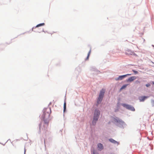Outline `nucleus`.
<instances>
[{"label":"nucleus","mask_w":154,"mask_h":154,"mask_svg":"<svg viewBox=\"0 0 154 154\" xmlns=\"http://www.w3.org/2000/svg\"><path fill=\"white\" fill-rule=\"evenodd\" d=\"M128 85V84H125L123 85L120 88V90L125 89L127 85Z\"/></svg>","instance_id":"ddd939ff"},{"label":"nucleus","mask_w":154,"mask_h":154,"mask_svg":"<svg viewBox=\"0 0 154 154\" xmlns=\"http://www.w3.org/2000/svg\"><path fill=\"white\" fill-rule=\"evenodd\" d=\"M66 108V103L65 101L64 102V112Z\"/></svg>","instance_id":"f3484780"},{"label":"nucleus","mask_w":154,"mask_h":154,"mask_svg":"<svg viewBox=\"0 0 154 154\" xmlns=\"http://www.w3.org/2000/svg\"><path fill=\"white\" fill-rule=\"evenodd\" d=\"M100 115V112L99 110L97 109H95L94 114L93 120L92 121V123L93 125L95 124L96 122L97 121Z\"/></svg>","instance_id":"f03ea898"},{"label":"nucleus","mask_w":154,"mask_h":154,"mask_svg":"<svg viewBox=\"0 0 154 154\" xmlns=\"http://www.w3.org/2000/svg\"><path fill=\"white\" fill-rule=\"evenodd\" d=\"M91 53V50H90L88 53V56L86 59V60H88V58H89V57Z\"/></svg>","instance_id":"dca6fc26"},{"label":"nucleus","mask_w":154,"mask_h":154,"mask_svg":"<svg viewBox=\"0 0 154 154\" xmlns=\"http://www.w3.org/2000/svg\"><path fill=\"white\" fill-rule=\"evenodd\" d=\"M152 83L153 85H154V81L152 82Z\"/></svg>","instance_id":"a878e982"},{"label":"nucleus","mask_w":154,"mask_h":154,"mask_svg":"<svg viewBox=\"0 0 154 154\" xmlns=\"http://www.w3.org/2000/svg\"><path fill=\"white\" fill-rule=\"evenodd\" d=\"M93 154H98V153L95 152L94 151H93Z\"/></svg>","instance_id":"b1692460"},{"label":"nucleus","mask_w":154,"mask_h":154,"mask_svg":"<svg viewBox=\"0 0 154 154\" xmlns=\"http://www.w3.org/2000/svg\"><path fill=\"white\" fill-rule=\"evenodd\" d=\"M148 96H143L141 97H139V99L140 101V102H143L146 99H147L148 98Z\"/></svg>","instance_id":"0eeeda50"},{"label":"nucleus","mask_w":154,"mask_h":154,"mask_svg":"<svg viewBox=\"0 0 154 154\" xmlns=\"http://www.w3.org/2000/svg\"><path fill=\"white\" fill-rule=\"evenodd\" d=\"M125 53L126 55H131L134 56L136 57L137 56V55L136 54L134 51H132L131 50L129 49H127L126 50V52H125Z\"/></svg>","instance_id":"39448f33"},{"label":"nucleus","mask_w":154,"mask_h":154,"mask_svg":"<svg viewBox=\"0 0 154 154\" xmlns=\"http://www.w3.org/2000/svg\"><path fill=\"white\" fill-rule=\"evenodd\" d=\"M132 71L134 72L135 75L137 74L138 72L137 71L134 69H132Z\"/></svg>","instance_id":"a211bd4d"},{"label":"nucleus","mask_w":154,"mask_h":154,"mask_svg":"<svg viewBox=\"0 0 154 154\" xmlns=\"http://www.w3.org/2000/svg\"><path fill=\"white\" fill-rule=\"evenodd\" d=\"M131 74H126L125 75H124L125 76V78L128 76H129V75H131Z\"/></svg>","instance_id":"4be33fe9"},{"label":"nucleus","mask_w":154,"mask_h":154,"mask_svg":"<svg viewBox=\"0 0 154 154\" xmlns=\"http://www.w3.org/2000/svg\"><path fill=\"white\" fill-rule=\"evenodd\" d=\"M97 148L98 150L101 151L103 148V145L101 143H98L97 144Z\"/></svg>","instance_id":"9d476101"},{"label":"nucleus","mask_w":154,"mask_h":154,"mask_svg":"<svg viewBox=\"0 0 154 154\" xmlns=\"http://www.w3.org/2000/svg\"><path fill=\"white\" fill-rule=\"evenodd\" d=\"M45 25V24L44 23H40V24H39L38 25H37L36 26H35V28L36 27H38L39 26H44V25Z\"/></svg>","instance_id":"2eb2a0df"},{"label":"nucleus","mask_w":154,"mask_h":154,"mask_svg":"<svg viewBox=\"0 0 154 154\" xmlns=\"http://www.w3.org/2000/svg\"><path fill=\"white\" fill-rule=\"evenodd\" d=\"M109 141L112 143L114 144H117V145H119V143L116 141L115 140L112 138H110L109 139Z\"/></svg>","instance_id":"1a4fd4ad"},{"label":"nucleus","mask_w":154,"mask_h":154,"mask_svg":"<svg viewBox=\"0 0 154 154\" xmlns=\"http://www.w3.org/2000/svg\"><path fill=\"white\" fill-rule=\"evenodd\" d=\"M122 105L124 107L126 108L127 109L132 111H135V109L134 107L130 105L124 103H122Z\"/></svg>","instance_id":"20e7f679"},{"label":"nucleus","mask_w":154,"mask_h":154,"mask_svg":"<svg viewBox=\"0 0 154 154\" xmlns=\"http://www.w3.org/2000/svg\"><path fill=\"white\" fill-rule=\"evenodd\" d=\"M151 103L152 105V106H154V100H151Z\"/></svg>","instance_id":"6ab92c4d"},{"label":"nucleus","mask_w":154,"mask_h":154,"mask_svg":"<svg viewBox=\"0 0 154 154\" xmlns=\"http://www.w3.org/2000/svg\"><path fill=\"white\" fill-rule=\"evenodd\" d=\"M103 96H99L97 101V103L98 104L100 103L103 100Z\"/></svg>","instance_id":"9b49d317"},{"label":"nucleus","mask_w":154,"mask_h":154,"mask_svg":"<svg viewBox=\"0 0 154 154\" xmlns=\"http://www.w3.org/2000/svg\"><path fill=\"white\" fill-rule=\"evenodd\" d=\"M50 115V113L45 112L42 116L41 117L44 121L45 123L48 124V123L49 121L48 119Z\"/></svg>","instance_id":"7ed1b4c3"},{"label":"nucleus","mask_w":154,"mask_h":154,"mask_svg":"<svg viewBox=\"0 0 154 154\" xmlns=\"http://www.w3.org/2000/svg\"><path fill=\"white\" fill-rule=\"evenodd\" d=\"M124 78H125V77L124 75H121L119 76L118 77L115 78V80L116 81L121 80H122Z\"/></svg>","instance_id":"6e6552de"},{"label":"nucleus","mask_w":154,"mask_h":154,"mask_svg":"<svg viewBox=\"0 0 154 154\" xmlns=\"http://www.w3.org/2000/svg\"><path fill=\"white\" fill-rule=\"evenodd\" d=\"M152 47H154V45H152Z\"/></svg>","instance_id":"393cba45"},{"label":"nucleus","mask_w":154,"mask_h":154,"mask_svg":"<svg viewBox=\"0 0 154 154\" xmlns=\"http://www.w3.org/2000/svg\"><path fill=\"white\" fill-rule=\"evenodd\" d=\"M137 77L135 76H131L129 78L126 80V82H127L131 83L135 80Z\"/></svg>","instance_id":"423d86ee"},{"label":"nucleus","mask_w":154,"mask_h":154,"mask_svg":"<svg viewBox=\"0 0 154 154\" xmlns=\"http://www.w3.org/2000/svg\"><path fill=\"white\" fill-rule=\"evenodd\" d=\"M111 121L116 126L122 129H124L127 126L124 121L116 116L112 117Z\"/></svg>","instance_id":"f257e3e1"},{"label":"nucleus","mask_w":154,"mask_h":154,"mask_svg":"<svg viewBox=\"0 0 154 154\" xmlns=\"http://www.w3.org/2000/svg\"><path fill=\"white\" fill-rule=\"evenodd\" d=\"M105 92V90H103V89H102L100 91L99 96L103 97V95H104Z\"/></svg>","instance_id":"f8f14e48"},{"label":"nucleus","mask_w":154,"mask_h":154,"mask_svg":"<svg viewBox=\"0 0 154 154\" xmlns=\"http://www.w3.org/2000/svg\"><path fill=\"white\" fill-rule=\"evenodd\" d=\"M141 82L139 81L138 80H136L135 82V83L136 84H139Z\"/></svg>","instance_id":"aec40b11"},{"label":"nucleus","mask_w":154,"mask_h":154,"mask_svg":"<svg viewBox=\"0 0 154 154\" xmlns=\"http://www.w3.org/2000/svg\"><path fill=\"white\" fill-rule=\"evenodd\" d=\"M147 138H148V139H149V137H147Z\"/></svg>","instance_id":"cd10ccee"},{"label":"nucleus","mask_w":154,"mask_h":154,"mask_svg":"<svg viewBox=\"0 0 154 154\" xmlns=\"http://www.w3.org/2000/svg\"><path fill=\"white\" fill-rule=\"evenodd\" d=\"M119 109H120L119 108L117 107L115 109L114 111L115 112H118V111H119Z\"/></svg>","instance_id":"412c9836"},{"label":"nucleus","mask_w":154,"mask_h":154,"mask_svg":"<svg viewBox=\"0 0 154 154\" xmlns=\"http://www.w3.org/2000/svg\"><path fill=\"white\" fill-rule=\"evenodd\" d=\"M40 125H41V124H40V125H39V128H40Z\"/></svg>","instance_id":"bb28decb"},{"label":"nucleus","mask_w":154,"mask_h":154,"mask_svg":"<svg viewBox=\"0 0 154 154\" xmlns=\"http://www.w3.org/2000/svg\"><path fill=\"white\" fill-rule=\"evenodd\" d=\"M145 85L146 87H148L150 86V85L149 83H148L147 84H146Z\"/></svg>","instance_id":"5701e85b"},{"label":"nucleus","mask_w":154,"mask_h":154,"mask_svg":"<svg viewBox=\"0 0 154 154\" xmlns=\"http://www.w3.org/2000/svg\"><path fill=\"white\" fill-rule=\"evenodd\" d=\"M122 104L119 101H118L117 104V107L120 109V106L121 105H122Z\"/></svg>","instance_id":"4468645a"}]
</instances>
